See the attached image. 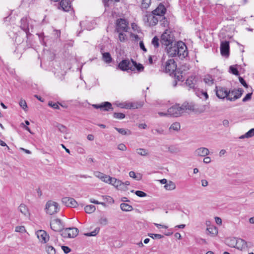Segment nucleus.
Returning <instances> with one entry per match:
<instances>
[{
  "mask_svg": "<svg viewBox=\"0 0 254 254\" xmlns=\"http://www.w3.org/2000/svg\"><path fill=\"white\" fill-rule=\"evenodd\" d=\"M165 52L169 57L178 56L183 59L188 55V51L185 43L181 41L176 42L165 47Z\"/></svg>",
  "mask_w": 254,
  "mask_h": 254,
  "instance_id": "1",
  "label": "nucleus"
},
{
  "mask_svg": "<svg viewBox=\"0 0 254 254\" xmlns=\"http://www.w3.org/2000/svg\"><path fill=\"white\" fill-rule=\"evenodd\" d=\"M194 111V107L192 103H189L187 102H184L181 106L179 104H176L168 109V115L177 117L180 116L186 110Z\"/></svg>",
  "mask_w": 254,
  "mask_h": 254,
  "instance_id": "2",
  "label": "nucleus"
},
{
  "mask_svg": "<svg viewBox=\"0 0 254 254\" xmlns=\"http://www.w3.org/2000/svg\"><path fill=\"white\" fill-rule=\"evenodd\" d=\"M177 64L173 59L168 60L165 64H162V70L163 72L169 73L170 75H173L174 73L177 72H183L180 69L177 68Z\"/></svg>",
  "mask_w": 254,
  "mask_h": 254,
  "instance_id": "3",
  "label": "nucleus"
},
{
  "mask_svg": "<svg viewBox=\"0 0 254 254\" xmlns=\"http://www.w3.org/2000/svg\"><path fill=\"white\" fill-rule=\"evenodd\" d=\"M176 42L177 41L175 40L174 34L168 30H166L161 36L160 42L165 47L169 46Z\"/></svg>",
  "mask_w": 254,
  "mask_h": 254,
  "instance_id": "4",
  "label": "nucleus"
},
{
  "mask_svg": "<svg viewBox=\"0 0 254 254\" xmlns=\"http://www.w3.org/2000/svg\"><path fill=\"white\" fill-rule=\"evenodd\" d=\"M128 21L124 18H119L116 20L115 32H119L124 31L127 32L129 29L128 26Z\"/></svg>",
  "mask_w": 254,
  "mask_h": 254,
  "instance_id": "5",
  "label": "nucleus"
},
{
  "mask_svg": "<svg viewBox=\"0 0 254 254\" xmlns=\"http://www.w3.org/2000/svg\"><path fill=\"white\" fill-rule=\"evenodd\" d=\"M215 91L217 97L219 99H224L226 98L228 100V98H230V91H228L225 87L216 86Z\"/></svg>",
  "mask_w": 254,
  "mask_h": 254,
  "instance_id": "6",
  "label": "nucleus"
},
{
  "mask_svg": "<svg viewBox=\"0 0 254 254\" xmlns=\"http://www.w3.org/2000/svg\"><path fill=\"white\" fill-rule=\"evenodd\" d=\"M130 61L128 59H126L122 60L118 64L117 69H119L122 71H127L130 69L132 71H135V68L130 66Z\"/></svg>",
  "mask_w": 254,
  "mask_h": 254,
  "instance_id": "7",
  "label": "nucleus"
},
{
  "mask_svg": "<svg viewBox=\"0 0 254 254\" xmlns=\"http://www.w3.org/2000/svg\"><path fill=\"white\" fill-rule=\"evenodd\" d=\"M58 206L59 204L58 203L51 200L48 201L46 205L47 213L50 215H53L57 213L58 210H59Z\"/></svg>",
  "mask_w": 254,
  "mask_h": 254,
  "instance_id": "8",
  "label": "nucleus"
},
{
  "mask_svg": "<svg viewBox=\"0 0 254 254\" xmlns=\"http://www.w3.org/2000/svg\"><path fill=\"white\" fill-rule=\"evenodd\" d=\"M51 228L54 231H62L64 229V226L60 219L57 218L50 224Z\"/></svg>",
  "mask_w": 254,
  "mask_h": 254,
  "instance_id": "9",
  "label": "nucleus"
},
{
  "mask_svg": "<svg viewBox=\"0 0 254 254\" xmlns=\"http://www.w3.org/2000/svg\"><path fill=\"white\" fill-rule=\"evenodd\" d=\"M58 8L66 12L70 10L73 11L70 0H61L59 3Z\"/></svg>",
  "mask_w": 254,
  "mask_h": 254,
  "instance_id": "10",
  "label": "nucleus"
},
{
  "mask_svg": "<svg viewBox=\"0 0 254 254\" xmlns=\"http://www.w3.org/2000/svg\"><path fill=\"white\" fill-rule=\"evenodd\" d=\"M220 53L222 56L228 57L230 55L229 42L222 41L220 44Z\"/></svg>",
  "mask_w": 254,
  "mask_h": 254,
  "instance_id": "11",
  "label": "nucleus"
},
{
  "mask_svg": "<svg viewBox=\"0 0 254 254\" xmlns=\"http://www.w3.org/2000/svg\"><path fill=\"white\" fill-rule=\"evenodd\" d=\"M197 81V78L195 75H190L186 80L185 84L189 88V89H192L195 91L196 88L195 85Z\"/></svg>",
  "mask_w": 254,
  "mask_h": 254,
  "instance_id": "12",
  "label": "nucleus"
},
{
  "mask_svg": "<svg viewBox=\"0 0 254 254\" xmlns=\"http://www.w3.org/2000/svg\"><path fill=\"white\" fill-rule=\"evenodd\" d=\"M36 234L42 243L46 244L49 240L50 237L49 235L43 230H38Z\"/></svg>",
  "mask_w": 254,
  "mask_h": 254,
  "instance_id": "13",
  "label": "nucleus"
},
{
  "mask_svg": "<svg viewBox=\"0 0 254 254\" xmlns=\"http://www.w3.org/2000/svg\"><path fill=\"white\" fill-rule=\"evenodd\" d=\"M92 106L95 109H100L101 110L104 111H109L110 110H113L112 104L109 102H104L101 104H93Z\"/></svg>",
  "mask_w": 254,
  "mask_h": 254,
  "instance_id": "14",
  "label": "nucleus"
},
{
  "mask_svg": "<svg viewBox=\"0 0 254 254\" xmlns=\"http://www.w3.org/2000/svg\"><path fill=\"white\" fill-rule=\"evenodd\" d=\"M62 202L67 207H76L78 205L76 201L72 197H64L62 199Z\"/></svg>",
  "mask_w": 254,
  "mask_h": 254,
  "instance_id": "15",
  "label": "nucleus"
},
{
  "mask_svg": "<svg viewBox=\"0 0 254 254\" xmlns=\"http://www.w3.org/2000/svg\"><path fill=\"white\" fill-rule=\"evenodd\" d=\"M166 12V8L165 6L160 3L158 6L151 12L154 15L162 17L164 15Z\"/></svg>",
  "mask_w": 254,
  "mask_h": 254,
  "instance_id": "16",
  "label": "nucleus"
},
{
  "mask_svg": "<svg viewBox=\"0 0 254 254\" xmlns=\"http://www.w3.org/2000/svg\"><path fill=\"white\" fill-rule=\"evenodd\" d=\"M183 72H177L174 73L173 75H170L173 77L175 80L173 83V86L175 87L177 85L178 81H183L184 80V77L183 75Z\"/></svg>",
  "mask_w": 254,
  "mask_h": 254,
  "instance_id": "17",
  "label": "nucleus"
},
{
  "mask_svg": "<svg viewBox=\"0 0 254 254\" xmlns=\"http://www.w3.org/2000/svg\"><path fill=\"white\" fill-rule=\"evenodd\" d=\"M147 14L146 16L147 17L148 21H150V25L154 26L158 23L159 19L156 17L157 15L153 14L150 12H147Z\"/></svg>",
  "mask_w": 254,
  "mask_h": 254,
  "instance_id": "18",
  "label": "nucleus"
},
{
  "mask_svg": "<svg viewBox=\"0 0 254 254\" xmlns=\"http://www.w3.org/2000/svg\"><path fill=\"white\" fill-rule=\"evenodd\" d=\"M209 153V150L205 147H200L195 151V154L198 156H206Z\"/></svg>",
  "mask_w": 254,
  "mask_h": 254,
  "instance_id": "19",
  "label": "nucleus"
},
{
  "mask_svg": "<svg viewBox=\"0 0 254 254\" xmlns=\"http://www.w3.org/2000/svg\"><path fill=\"white\" fill-rule=\"evenodd\" d=\"M103 48L102 47L100 52L102 54V60L107 64L111 63L113 60L111 54L109 52L103 53Z\"/></svg>",
  "mask_w": 254,
  "mask_h": 254,
  "instance_id": "20",
  "label": "nucleus"
},
{
  "mask_svg": "<svg viewBox=\"0 0 254 254\" xmlns=\"http://www.w3.org/2000/svg\"><path fill=\"white\" fill-rule=\"evenodd\" d=\"M246 241L244 239L241 238L237 239V245H236L235 248L243 251L245 250V245Z\"/></svg>",
  "mask_w": 254,
  "mask_h": 254,
  "instance_id": "21",
  "label": "nucleus"
},
{
  "mask_svg": "<svg viewBox=\"0 0 254 254\" xmlns=\"http://www.w3.org/2000/svg\"><path fill=\"white\" fill-rule=\"evenodd\" d=\"M165 147L171 153L177 154L181 151L180 148L177 145H165Z\"/></svg>",
  "mask_w": 254,
  "mask_h": 254,
  "instance_id": "22",
  "label": "nucleus"
},
{
  "mask_svg": "<svg viewBox=\"0 0 254 254\" xmlns=\"http://www.w3.org/2000/svg\"><path fill=\"white\" fill-rule=\"evenodd\" d=\"M244 90L242 88H239L238 89L236 90L235 92V95L233 97H230V98H228V100L230 101H234L240 98L243 93Z\"/></svg>",
  "mask_w": 254,
  "mask_h": 254,
  "instance_id": "23",
  "label": "nucleus"
},
{
  "mask_svg": "<svg viewBox=\"0 0 254 254\" xmlns=\"http://www.w3.org/2000/svg\"><path fill=\"white\" fill-rule=\"evenodd\" d=\"M53 126L54 127H57L60 132L63 133H67V128L65 126L58 123H54Z\"/></svg>",
  "mask_w": 254,
  "mask_h": 254,
  "instance_id": "24",
  "label": "nucleus"
},
{
  "mask_svg": "<svg viewBox=\"0 0 254 254\" xmlns=\"http://www.w3.org/2000/svg\"><path fill=\"white\" fill-rule=\"evenodd\" d=\"M21 24L20 26V28L23 31L28 30L29 28V22L26 17H23L21 19Z\"/></svg>",
  "mask_w": 254,
  "mask_h": 254,
  "instance_id": "25",
  "label": "nucleus"
},
{
  "mask_svg": "<svg viewBox=\"0 0 254 254\" xmlns=\"http://www.w3.org/2000/svg\"><path fill=\"white\" fill-rule=\"evenodd\" d=\"M120 207L122 211L126 212L130 211L133 210V207L131 205L126 203H121Z\"/></svg>",
  "mask_w": 254,
  "mask_h": 254,
  "instance_id": "26",
  "label": "nucleus"
},
{
  "mask_svg": "<svg viewBox=\"0 0 254 254\" xmlns=\"http://www.w3.org/2000/svg\"><path fill=\"white\" fill-rule=\"evenodd\" d=\"M128 109H138L143 106L142 102H136V103H128Z\"/></svg>",
  "mask_w": 254,
  "mask_h": 254,
  "instance_id": "27",
  "label": "nucleus"
},
{
  "mask_svg": "<svg viewBox=\"0 0 254 254\" xmlns=\"http://www.w3.org/2000/svg\"><path fill=\"white\" fill-rule=\"evenodd\" d=\"M254 136V128H251L245 134L241 135L239 138L244 139L245 138H250Z\"/></svg>",
  "mask_w": 254,
  "mask_h": 254,
  "instance_id": "28",
  "label": "nucleus"
},
{
  "mask_svg": "<svg viewBox=\"0 0 254 254\" xmlns=\"http://www.w3.org/2000/svg\"><path fill=\"white\" fill-rule=\"evenodd\" d=\"M115 129L122 135H130L131 134V131L128 129H126L123 128H120L116 127H115Z\"/></svg>",
  "mask_w": 254,
  "mask_h": 254,
  "instance_id": "29",
  "label": "nucleus"
},
{
  "mask_svg": "<svg viewBox=\"0 0 254 254\" xmlns=\"http://www.w3.org/2000/svg\"><path fill=\"white\" fill-rule=\"evenodd\" d=\"M208 233L211 235L212 236H215L218 234V230L216 227L210 226L207 228Z\"/></svg>",
  "mask_w": 254,
  "mask_h": 254,
  "instance_id": "30",
  "label": "nucleus"
},
{
  "mask_svg": "<svg viewBox=\"0 0 254 254\" xmlns=\"http://www.w3.org/2000/svg\"><path fill=\"white\" fill-rule=\"evenodd\" d=\"M227 243L229 246L232 248H235L237 245V239L236 238L227 239Z\"/></svg>",
  "mask_w": 254,
  "mask_h": 254,
  "instance_id": "31",
  "label": "nucleus"
},
{
  "mask_svg": "<svg viewBox=\"0 0 254 254\" xmlns=\"http://www.w3.org/2000/svg\"><path fill=\"white\" fill-rule=\"evenodd\" d=\"M71 232H69L68 234V238H74L76 237L79 233L78 229L76 228L72 227L71 228Z\"/></svg>",
  "mask_w": 254,
  "mask_h": 254,
  "instance_id": "32",
  "label": "nucleus"
},
{
  "mask_svg": "<svg viewBox=\"0 0 254 254\" xmlns=\"http://www.w3.org/2000/svg\"><path fill=\"white\" fill-rule=\"evenodd\" d=\"M45 249L48 254H56V249L49 244L46 245Z\"/></svg>",
  "mask_w": 254,
  "mask_h": 254,
  "instance_id": "33",
  "label": "nucleus"
},
{
  "mask_svg": "<svg viewBox=\"0 0 254 254\" xmlns=\"http://www.w3.org/2000/svg\"><path fill=\"white\" fill-rule=\"evenodd\" d=\"M196 92V94L197 96L200 98H202V96L205 97V99L206 100L208 98V95L206 91H204L203 90L199 91L198 89L195 91Z\"/></svg>",
  "mask_w": 254,
  "mask_h": 254,
  "instance_id": "34",
  "label": "nucleus"
},
{
  "mask_svg": "<svg viewBox=\"0 0 254 254\" xmlns=\"http://www.w3.org/2000/svg\"><path fill=\"white\" fill-rule=\"evenodd\" d=\"M18 209L19 211L24 215H26L28 213V210L27 206L24 204H21Z\"/></svg>",
  "mask_w": 254,
  "mask_h": 254,
  "instance_id": "35",
  "label": "nucleus"
},
{
  "mask_svg": "<svg viewBox=\"0 0 254 254\" xmlns=\"http://www.w3.org/2000/svg\"><path fill=\"white\" fill-rule=\"evenodd\" d=\"M136 152L138 154L142 156H146L149 155L148 150L144 148H140L137 149Z\"/></svg>",
  "mask_w": 254,
  "mask_h": 254,
  "instance_id": "36",
  "label": "nucleus"
},
{
  "mask_svg": "<svg viewBox=\"0 0 254 254\" xmlns=\"http://www.w3.org/2000/svg\"><path fill=\"white\" fill-rule=\"evenodd\" d=\"M95 206L93 205H86L84 208L85 211L87 213H93L95 211Z\"/></svg>",
  "mask_w": 254,
  "mask_h": 254,
  "instance_id": "37",
  "label": "nucleus"
},
{
  "mask_svg": "<svg viewBox=\"0 0 254 254\" xmlns=\"http://www.w3.org/2000/svg\"><path fill=\"white\" fill-rule=\"evenodd\" d=\"M229 71L230 73H232L233 74L237 75V76L239 75V74H240V73H239V71H238V68L235 65H231L229 67Z\"/></svg>",
  "mask_w": 254,
  "mask_h": 254,
  "instance_id": "38",
  "label": "nucleus"
},
{
  "mask_svg": "<svg viewBox=\"0 0 254 254\" xmlns=\"http://www.w3.org/2000/svg\"><path fill=\"white\" fill-rule=\"evenodd\" d=\"M204 82L209 84V85H212L214 83V79L213 78L212 76L210 75H207L205 76V78H204Z\"/></svg>",
  "mask_w": 254,
  "mask_h": 254,
  "instance_id": "39",
  "label": "nucleus"
},
{
  "mask_svg": "<svg viewBox=\"0 0 254 254\" xmlns=\"http://www.w3.org/2000/svg\"><path fill=\"white\" fill-rule=\"evenodd\" d=\"M164 187L167 190H173L176 188V185L173 182L169 181V183L166 184Z\"/></svg>",
  "mask_w": 254,
  "mask_h": 254,
  "instance_id": "40",
  "label": "nucleus"
},
{
  "mask_svg": "<svg viewBox=\"0 0 254 254\" xmlns=\"http://www.w3.org/2000/svg\"><path fill=\"white\" fill-rule=\"evenodd\" d=\"M99 231H100V228L96 227L93 231L90 232V233H85L84 235L86 236H88V237L95 236L98 234V233L99 232Z\"/></svg>",
  "mask_w": 254,
  "mask_h": 254,
  "instance_id": "41",
  "label": "nucleus"
},
{
  "mask_svg": "<svg viewBox=\"0 0 254 254\" xmlns=\"http://www.w3.org/2000/svg\"><path fill=\"white\" fill-rule=\"evenodd\" d=\"M160 22L161 25L163 27H167L169 25L167 19L164 16L160 17Z\"/></svg>",
  "mask_w": 254,
  "mask_h": 254,
  "instance_id": "42",
  "label": "nucleus"
},
{
  "mask_svg": "<svg viewBox=\"0 0 254 254\" xmlns=\"http://www.w3.org/2000/svg\"><path fill=\"white\" fill-rule=\"evenodd\" d=\"M159 40L158 38L155 36L152 39L151 43L154 46L155 48H157L159 46Z\"/></svg>",
  "mask_w": 254,
  "mask_h": 254,
  "instance_id": "43",
  "label": "nucleus"
},
{
  "mask_svg": "<svg viewBox=\"0 0 254 254\" xmlns=\"http://www.w3.org/2000/svg\"><path fill=\"white\" fill-rule=\"evenodd\" d=\"M120 182V180H118V179H116L115 178L112 177L109 184H112L114 187H115L116 188H117L119 186Z\"/></svg>",
  "mask_w": 254,
  "mask_h": 254,
  "instance_id": "44",
  "label": "nucleus"
},
{
  "mask_svg": "<svg viewBox=\"0 0 254 254\" xmlns=\"http://www.w3.org/2000/svg\"><path fill=\"white\" fill-rule=\"evenodd\" d=\"M151 3V0H142L141 2L142 8H147Z\"/></svg>",
  "mask_w": 254,
  "mask_h": 254,
  "instance_id": "45",
  "label": "nucleus"
},
{
  "mask_svg": "<svg viewBox=\"0 0 254 254\" xmlns=\"http://www.w3.org/2000/svg\"><path fill=\"white\" fill-rule=\"evenodd\" d=\"M113 116L114 118L121 120L124 119L126 117L125 114L124 113L116 112L114 113Z\"/></svg>",
  "mask_w": 254,
  "mask_h": 254,
  "instance_id": "46",
  "label": "nucleus"
},
{
  "mask_svg": "<svg viewBox=\"0 0 254 254\" xmlns=\"http://www.w3.org/2000/svg\"><path fill=\"white\" fill-rule=\"evenodd\" d=\"M71 229V228H66L64 229V230H62V231H59L61 233V235L64 238H68V232L69 230Z\"/></svg>",
  "mask_w": 254,
  "mask_h": 254,
  "instance_id": "47",
  "label": "nucleus"
},
{
  "mask_svg": "<svg viewBox=\"0 0 254 254\" xmlns=\"http://www.w3.org/2000/svg\"><path fill=\"white\" fill-rule=\"evenodd\" d=\"M180 127L181 126L180 123L176 122L172 124V125L170 127V129H172L175 131H178L180 129Z\"/></svg>",
  "mask_w": 254,
  "mask_h": 254,
  "instance_id": "48",
  "label": "nucleus"
},
{
  "mask_svg": "<svg viewBox=\"0 0 254 254\" xmlns=\"http://www.w3.org/2000/svg\"><path fill=\"white\" fill-rule=\"evenodd\" d=\"M148 236L153 239H160L164 237V236L160 234L149 233Z\"/></svg>",
  "mask_w": 254,
  "mask_h": 254,
  "instance_id": "49",
  "label": "nucleus"
},
{
  "mask_svg": "<svg viewBox=\"0 0 254 254\" xmlns=\"http://www.w3.org/2000/svg\"><path fill=\"white\" fill-rule=\"evenodd\" d=\"M133 68H135V70L136 69L138 72L143 71L144 68L143 65L140 63H137V65L133 67Z\"/></svg>",
  "mask_w": 254,
  "mask_h": 254,
  "instance_id": "50",
  "label": "nucleus"
},
{
  "mask_svg": "<svg viewBox=\"0 0 254 254\" xmlns=\"http://www.w3.org/2000/svg\"><path fill=\"white\" fill-rule=\"evenodd\" d=\"M117 189L124 191H126L127 190V188L125 185L124 182H122L121 181L119 182Z\"/></svg>",
  "mask_w": 254,
  "mask_h": 254,
  "instance_id": "51",
  "label": "nucleus"
},
{
  "mask_svg": "<svg viewBox=\"0 0 254 254\" xmlns=\"http://www.w3.org/2000/svg\"><path fill=\"white\" fill-rule=\"evenodd\" d=\"M123 31H121L119 33V38L121 42H124L125 40L127 39V35L122 32Z\"/></svg>",
  "mask_w": 254,
  "mask_h": 254,
  "instance_id": "52",
  "label": "nucleus"
},
{
  "mask_svg": "<svg viewBox=\"0 0 254 254\" xmlns=\"http://www.w3.org/2000/svg\"><path fill=\"white\" fill-rule=\"evenodd\" d=\"M59 103H54L52 101H49L48 103V105L53 109H59L60 107L58 105Z\"/></svg>",
  "mask_w": 254,
  "mask_h": 254,
  "instance_id": "53",
  "label": "nucleus"
},
{
  "mask_svg": "<svg viewBox=\"0 0 254 254\" xmlns=\"http://www.w3.org/2000/svg\"><path fill=\"white\" fill-rule=\"evenodd\" d=\"M116 105L117 107L121 108L128 109V105L127 102L120 103L116 104Z\"/></svg>",
  "mask_w": 254,
  "mask_h": 254,
  "instance_id": "54",
  "label": "nucleus"
},
{
  "mask_svg": "<svg viewBox=\"0 0 254 254\" xmlns=\"http://www.w3.org/2000/svg\"><path fill=\"white\" fill-rule=\"evenodd\" d=\"M108 220L106 217H102L99 219V223L102 225H106L108 224Z\"/></svg>",
  "mask_w": 254,
  "mask_h": 254,
  "instance_id": "55",
  "label": "nucleus"
},
{
  "mask_svg": "<svg viewBox=\"0 0 254 254\" xmlns=\"http://www.w3.org/2000/svg\"><path fill=\"white\" fill-rule=\"evenodd\" d=\"M134 193L137 196L140 197H145L147 195V194L145 192L141 190H136Z\"/></svg>",
  "mask_w": 254,
  "mask_h": 254,
  "instance_id": "56",
  "label": "nucleus"
},
{
  "mask_svg": "<svg viewBox=\"0 0 254 254\" xmlns=\"http://www.w3.org/2000/svg\"><path fill=\"white\" fill-rule=\"evenodd\" d=\"M252 92L247 94V95L243 99V102H246L250 100L252 98Z\"/></svg>",
  "mask_w": 254,
  "mask_h": 254,
  "instance_id": "57",
  "label": "nucleus"
},
{
  "mask_svg": "<svg viewBox=\"0 0 254 254\" xmlns=\"http://www.w3.org/2000/svg\"><path fill=\"white\" fill-rule=\"evenodd\" d=\"M19 106L23 109L25 111L26 110L25 109L27 108V104H26V102L25 100H21L20 101H19Z\"/></svg>",
  "mask_w": 254,
  "mask_h": 254,
  "instance_id": "58",
  "label": "nucleus"
},
{
  "mask_svg": "<svg viewBox=\"0 0 254 254\" xmlns=\"http://www.w3.org/2000/svg\"><path fill=\"white\" fill-rule=\"evenodd\" d=\"M239 80L240 82L245 87L248 88L249 85L247 83L246 81L244 80V79L241 77H239Z\"/></svg>",
  "mask_w": 254,
  "mask_h": 254,
  "instance_id": "59",
  "label": "nucleus"
},
{
  "mask_svg": "<svg viewBox=\"0 0 254 254\" xmlns=\"http://www.w3.org/2000/svg\"><path fill=\"white\" fill-rule=\"evenodd\" d=\"M15 231L17 232L23 233L25 232V229L23 226H18L15 228Z\"/></svg>",
  "mask_w": 254,
  "mask_h": 254,
  "instance_id": "60",
  "label": "nucleus"
},
{
  "mask_svg": "<svg viewBox=\"0 0 254 254\" xmlns=\"http://www.w3.org/2000/svg\"><path fill=\"white\" fill-rule=\"evenodd\" d=\"M111 178L112 177H111L110 176L104 174V176L102 178L101 180L105 183H109V182L111 179Z\"/></svg>",
  "mask_w": 254,
  "mask_h": 254,
  "instance_id": "61",
  "label": "nucleus"
},
{
  "mask_svg": "<svg viewBox=\"0 0 254 254\" xmlns=\"http://www.w3.org/2000/svg\"><path fill=\"white\" fill-rule=\"evenodd\" d=\"M61 248H62V250L64 252V253L65 254H67L69 253L71 251V249L69 248L67 246H62L61 247Z\"/></svg>",
  "mask_w": 254,
  "mask_h": 254,
  "instance_id": "62",
  "label": "nucleus"
},
{
  "mask_svg": "<svg viewBox=\"0 0 254 254\" xmlns=\"http://www.w3.org/2000/svg\"><path fill=\"white\" fill-rule=\"evenodd\" d=\"M38 35L39 37L41 43L42 44H43V45L46 46V43L44 41V33H41L38 34Z\"/></svg>",
  "mask_w": 254,
  "mask_h": 254,
  "instance_id": "63",
  "label": "nucleus"
},
{
  "mask_svg": "<svg viewBox=\"0 0 254 254\" xmlns=\"http://www.w3.org/2000/svg\"><path fill=\"white\" fill-rule=\"evenodd\" d=\"M196 243L200 244H207V242L205 239H202V238H198L196 239Z\"/></svg>",
  "mask_w": 254,
  "mask_h": 254,
  "instance_id": "64",
  "label": "nucleus"
}]
</instances>
